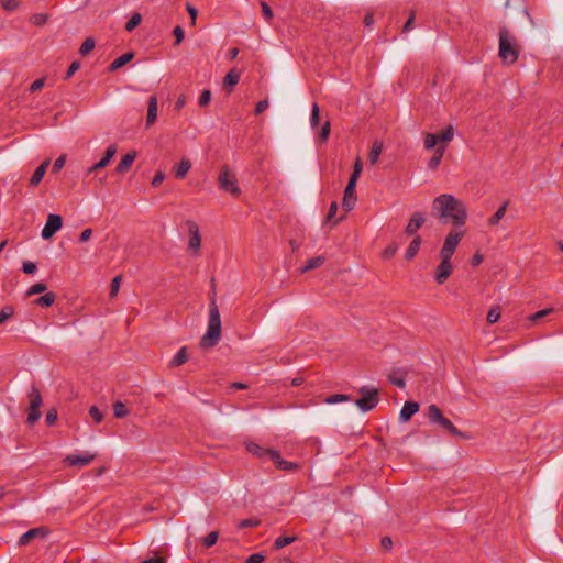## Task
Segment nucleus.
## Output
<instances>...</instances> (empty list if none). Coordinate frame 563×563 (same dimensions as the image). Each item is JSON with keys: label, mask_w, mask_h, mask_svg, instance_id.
Listing matches in <instances>:
<instances>
[{"label": "nucleus", "mask_w": 563, "mask_h": 563, "mask_svg": "<svg viewBox=\"0 0 563 563\" xmlns=\"http://www.w3.org/2000/svg\"><path fill=\"white\" fill-rule=\"evenodd\" d=\"M464 235H465L464 229L454 227L449 232V234L446 235V238L444 240L443 246L440 251V256H448V257L452 258V256L456 250V246L459 245V243L461 242V240L463 239Z\"/></svg>", "instance_id": "obj_8"}, {"label": "nucleus", "mask_w": 563, "mask_h": 563, "mask_svg": "<svg viewBox=\"0 0 563 563\" xmlns=\"http://www.w3.org/2000/svg\"><path fill=\"white\" fill-rule=\"evenodd\" d=\"M501 309L499 306H493L486 317L489 324L496 323L500 319Z\"/></svg>", "instance_id": "obj_34"}, {"label": "nucleus", "mask_w": 563, "mask_h": 563, "mask_svg": "<svg viewBox=\"0 0 563 563\" xmlns=\"http://www.w3.org/2000/svg\"><path fill=\"white\" fill-rule=\"evenodd\" d=\"M444 152H445V146L444 145H439L435 148L434 154L432 155V157L428 162V168L429 169L435 170L439 167V165L441 164L442 157L444 155Z\"/></svg>", "instance_id": "obj_25"}, {"label": "nucleus", "mask_w": 563, "mask_h": 563, "mask_svg": "<svg viewBox=\"0 0 563 563\" xmlns=\"http://www.w3.org/2000/svg\"><path fill=\"white\" fill-rule=\"evenodd\" d=\"M134 58L133 52H128L120 57L115 58L110 65H109V71H117L124 65H126L129 62H131Z\"/></svg>", "instance_id": "obj_23"}, {"label": "nucleus", "mask_w": 563, "mask_h": 563, "mask_svg": "<svg viewBox=\"0 0 563 563\" xmlns=\"http://www.w3.org/2000/svg\"><path fill=\"white\" fill-rule=\"evenodd\" d=\"M426 222V216L424 213L417 211L413 212L411 218L409 219V222L407 223L405 228V233L407 235H415L417 231Z\"/></svg>", "instance_id": "obj_14"}, {"label": "nucleus", "mask_w": 563, "mask_h": 563, "mask_svg": "<svg viewBox=\"0 0 563 563\" xmlns=\"http://www.w3.org/2000/svg\"><path fill=\"white\" fill-rule=\"evenodd\" d=\"M262 13L264 19L269 22L273 19V11L266 2H261Z\"/></svg>", "instance_id": "obj_57"}, {"label": "nucleus", "mask_w": 563, "mask_h": 563, "mask_svg": "<svg viewBox=\"0 0 563 563\" xmlns=\"http://www.w3.org/2000/svg\"><path fill=\"white\" fill-rule=\"evenodd\" d=\"M48 165H49V161H44V162H43V163H42V164H41V165L35 169V172L33 173V175H32V177H31V179H30V186L35 187V186H37V185L42 181V179H43V177H44V175H45V173H46V169H47Z\"/></svg>", "instance_id": "obj_24"}, {"label": "nucleus", "mask_w": 563, "mask_h": 563, "mask_svg": "<svg viewBox=\"0 0 563 563\" xmlns=\"http://www.w3.org/2000/svg\"><path fill=\"white\" fill-rule=\"evenodd\" d=\"M63 225V219L59 214H49L47 221L42 230V238L44 240L51 239Z\"/></svg>", "instance_id": "obj_10"}, {"label": "nucleus", "mask_w": 563, "mask_h": 563, "mask_svg": "<svg viewBox=\"0 0 563 563\" xmlns=\"http://www.w3.org/2000/svg\"><path fill=\"white\" fill-rule=\"evenodd\" d=\"M44 85H45V78H44V77H43V78H38V79L34 80V81L31 84V86H30V89H29V90H30V92H32V93H33V92H36V91L41 90V89L44 87Z\"/></svg>", "instance_id": "obj_58"}, {"label": "nucleus", "mask_w": 563, "mask_h": 563, "mask_svg": "<svg viewBox=\"0 0 563 563\" xmlns=\"http://www.w3.org/2000/svg\"><path fill=\"white\" fill-rule=\"evenodd\" d=\"M437 135L439 136V142H450L453 140L454 136V128L452 125H449L445 130H443L441 133Z\"/></svg>", "instance_id": "obj_41"}, {"label": "nucleus", "mask_w": 563, "mask_h": 563, "mask_svg": "<svg viewBox=\"0 0 563 563\" xmlns=\"http://www.w3.org/2000/svg\"><path fill=\"white\" fill-rule=\"evenodd\" d=\"M65 165V156L62 155L53 164V173H58Z\"/></svg>", "instance_id": "obj_64"}, {"label": "nucleus", "mask_w": 563, "mask_h": 563, "mask_svg": "<svg viewBox=\"0 0 563 563\" xmlns=\"http://www.w3.org/2000/svg\"><path fill=\"white\" fill-rule=\"evenodd\" d=\"M142 21V15L140 13H133L129 21L125 23V31L132 32Z\"/></svg>", "instance_id": "obj_36"}, {"label": "nucleus", "mask_w": 563, "mask_h": 563, "mask_svg": "<svg viewBox=\"0 0 563 563\" xmlns=\"http://www.w3.org/2000/svg\"><path fill=\"white\" fill-rule=\"evenodd\" d=\"M439 142V136L433 133H427L424 137V147L426 150H432Z\"/></svg>", "instance_id": "obj_43"}, {"label": "nucleus", "mask_w": 563, "mask_h": 563, "mask_svg": "<svg viewBox=\"0 0 563 563\" xmlns=\"http://www.w3.org/2000/svg\"><path fill=\"white\" fill-rule=\"evenodd\" d=\"M218 186L221 190L231 194L233 197H239L241 195V188L238 185V179L228 165H223L220 168Z\"/></svg>", "instance_id": "obj_5"}, {"label": "nucleus", "mask_w": 563, "mask_h": 563, "mask_svg": "<svg viewBox=\"0 0 563 563\" xmlns=\"http://www.w3.org/2000/svg\"><path fill=\"white\" fill-rule=\"evenodd\" d=\"M46 289H47L46 284H44V283L40 282V283H36V284L32 285V286L27 289V291H26V296H27V297H31V296H33V295L42 294V292L46 291Z\"/></svg>", "instance_id": "obj_42"}, {"label": "nucleus", "mask_w": 563, "mask_h": 563, "mask_svg": "<svg viewBox=\"0 0 563 563\" xmlns=\"http://www.w3.org/2000/svg\"><path fill=\"white\" fill-rule=\"evenodd\" d=\"M157 97L156 95H152L147 101V117H146V128H150L154 124L157 119Z\"/></svg>", "instance_id": "obj_19"}, {"label": "nucleus", "mask_w": 563, "mask_h": 563, "mask_svg": "<svg viewBox=\"0 0 563 563\" xmlns=\"http://www.w3.org/2000/svg\"><path fill=\"white\" fill-rule=\"evenodd\" d=\"M173 34L175 36L174 45L177 46V45H179L183 42V40L185 37V32H184V30H183V27L180 25H177L174 29Z\"/></svg>", "instance_id": "obj_55"}, {"label": "nucleus", "mask_w": 563, "mask_h": 563, "mask_svg": "<svg viewBox=\"0 0 563 563\" xmlns=\"http://www.w3.org/2000/svg\"><path fill=\"white\" fill-rule=\"evenodd\" d=\"M319 120H320V110H319L318 103L314 102L312 104V109H311V118H310L311 126L316 128L319 124Z\"/></svg>", "instance_id": "obj_46"}, {"label": "nucleus", "mask_w": 563, "mask_h": 563, "mask_svg": "<svg viewBox=\"0 0 563 563\" xmlns=\"http://www.w3.org/2000/svg\"><path fill=\"white\" fill-rule=\"evenodd\" d=\"M269 460L274 462L275 466L278 470L294 472V471H297L299 468V464L298 463L289 462V461L284 460L282 457L280 453L278 451H276V450L271 452V459Z\"/></svg>", "instance_id": "obj_15"}, {"label": "nucleus", "mask_w": 563, "mask_h": 563, "mask_svg": "<svg viewBox=\"0 0 563 563\" xmlns=\"http://www.w3.org/2000/svg\"><path fill=\"white\" fill-rule=\"evenodd\" d=\"M95 457L96 454H68L63 462L69 466L84 467L90 464Z\"/></svg>", "instance_id": "obj_13"}, {"label": "nucleus", "mask_w": 563, "mask_h": 563, "mask_svg": "<svg viewBox=\"0 0 563 563\" xmlns=\"http://www.w3.org/2000/svg\"><path fill=\"white\" fill-rule=\"evenodd\" d=\"M56 300V295L53 291L45 292L43 296L36 298L34 300V305L42 307V308H48L51 307Z\"/></svg>", "instance_id": "obj_29"}, {"label": "nucleus", "mask_w": 563, "mask_h": 563, "mask_svg": "<svg viewBox=\"0 0 563 563\" xmlns=\"http://www.w3.org/2000/svg\"><path fill=\"white\" fill-rule=\"evenodd\" d=\"M432 214L443 224L451 222L455 228H463L467 210L463 201L450 194H442L432 202Z\"/></svg>", "instance_id": "obj_1"}, {"label": "nucleus", "mask_w": 563, "mask_h": 563, "mask_svg": "<svg viewBox=\"0 0 563 563\" xmlns=\"http://www.w3.org/2000/svg\"><path fill=\"white\" fill-rule=\"evenodd\" d=\"M509 201L506 200L497 211L488 219L487 223L490 227L497 225L499 221L505 217Z\"/></svg>", "instance_id": "obj_28"}, {"label": "nucleus", "mask_w": 563, "mask_h": 563, "mask_svg": "<svg viewBox=\"0 0 563 563\" xmlns=\"http://www.w3.org/2000/svg\"><path fill=\"white\" fill-rule=\"evenodd\" d=\"M499 49L498 55L506 65H512L518 60L521 47L517 37L508 30L507 26L499 29Z\"/></svg>", "instance_id": "obj_2"}, {"label": "nucleus", "mask_w": 563, "mask_h": 563, "mask_svg": "<svg viewBox=\"0 0 563 563\" xmlns=\"http://www.w3.org/2000/svg\"><path fill=\"white\" fill-rule=\"evenodd\" d=\"M190 167H191V162L187 158H183L174 168L175 177L177 179L185 178L187 173L189 172Z\"/></svg>", "instance_id": "obj_27"}, {"label": "nucleus", "mask_w": 563, "mask_h": 563, "mask_svg": "<svg viewBox=\"0 0 563 563\" xmlns=\"http://www.w3.org/2000/svg\"><path fill=\"white\" fill-rule=\"evenodd\" d=\"M48 533L49 530L45 527L32 528L20 537L19 545H27L33 539L36 538L44 539L48 536Z\"/></svg>", "instance_id": "obj_12"}, {"label": "nucleus", "mask_w": 563, "mask_h": 563, "mask_svg": "<svg viewBox=\"0 0 563 563\" xmlns=\"http://www.w3.org/2000/svg\"><path fill=\"white\" fill-rule=\"evenodd\" d=\"M330 131H331V123L328 120L321 126V130H320V132L318 134V141L321 142V143L327 142L328 139H329V135H330Z\"/></svg>", "instance_id": "obj_38"}, {"label": "nucleus", "mask_w": 563, "mask_h": 563, "mask_svg": "<svg viewBox=\"0 0 563 563\" xmlns=\"http://www.w3.org/2000/svg\"><path fill=\"white\" fill-rule=\"evenodd\" d=\"M221 338V319L220 312L216 305V299L212 298L209 305V320L208 330L201 338L200 346L202 349H210L216 346Z\"/></svg>", "instance_id": "obj_3"}, {"label": "nucleus", "mask_w": 563, "mask_h": 563, "mask_svg": "<svg viewBox=\"0 0 563 563\" xmlns=\"http://www.w3.org/2000/svg\"><path fill=\"white\" fill-rule=\"evenodd\" d=\"M265 556L262 553H253L246 559V563H263Z\"/></svg>", "instance_id": "obj_60"}, {"label": "nucleus", "mask_w": 563, "mask_h": 563, "mask_svg": "<svg viewBox=\"0 0 563 563\" xmlns=\"http://www.w3.org/2000/svg\"><path fill=\"white\" fill-rule=\"evenodd\" d=\"M218 538H219V533L218 531H211L209 532L205 538H203V542L202 544L206 547V548H211L212 545H214L218 541Z\"/></svg>", "instance_id": "obj_44"}, {"label": "nucleus", "mask_w": 563, "mask_h": 563, "mask_svg": "<svg viewBox=\"0 0 563 563\" xmlns=\"http://www.w3.org/2000/svg\"><path fill=\"white\" fill-rule=\"evenodd\" d=\"M89 416L91 417V419L97 422V423H100L103 419V415L102 412L99 410L98 407L96 406H91L90 409H89Z\"/></svg>", "instance_id": "obj_49"}, {"label": "nucleus", "mask_w": 563, "mask_h": 563, "mask_svg": "<svg viewBox=\"0 0 563 563\" xmlns=\"http://www.w3.org/2000/svg\"><path fill=\"white\" fill-rule=\"evenodd\" d=\"M188 361L187 347L183 346L172 358L170 367H179Z\"/></svg>", "instance_id": "obj_30"}, {"label": "nucleus", "mask_w": 563, "mask_h": 563, "mask_svg": "<svg viewBox=\"0 0 563 563\" xmlns=\"http://www.w3.org/2000/svg\"><path fill=\"white\" fill-rule=\"evenodd\" d=\"M325 258L323 256H316L309 258L306 265L301 268V273H306L312 269L320 267L324 263Z\"/></svg>", "instance_id": "obj_31"}, {"label": "nucleus", "mask_w": 563, "mask_h": 563, "mask_svg": "<svg viewBox=\"0 0 563 563\" xmlns=\"http://www.w3.org/2000/svg\"><path fill=\"white\" fill-rule=\"evenodd\" d=\"M186 9L188 11V14L190 15L191 24L195 25L198 15L197 9L194 8L190 3L186 4Z\"/></svg>", "instance_id": "obj_62"}, {"label": "nucleus", "mask_w": 563, "mask_h": 563, "mask_svg": "<svg viewBox=\"0 0 563 563\" xmlns=\"http://www.w3.org/2000/svg\"><path fill=\"white\" fill-rule=\"evenodd\" d=\"M349 400H351V396L343 395V394H334V395H330L324 398V402L330 404V405L349 401Z\"/></svg>", "instance_id": "obj_35"}, {"label": "nucleus", "mask_w": 563, "mask_h": 563, "mask_svg": "<svg viewBox=\"0 0 563 563\" xmlns=\"http://www.w3.org/2000/svg\"><path fill=\"white\" fill-rule=\"evenodd\" d=\"M57 410L55 408L49 409L46 412L45 422L47 426H54L57 420Z\"/></svg>", "instance_id": "obj_53"}, {"label": "nucleus", "mask_w": 563, "mask_h": 563, "mask_svg": "<svg viewBox=\"0 0 563 563\" xmlns=\"http://www.w3.org/2000/svg\"><path fill=\"white\" fill-rule=\"evenodd\" d=\"M421 242H422V240L419 235L413 238V240L410 242V244L407 247L406 253H405V258L407 261H411L416 257V255L418 254V252L420 250Z\"/></svg>", "instance_id": "obj_26"}, {"label": "nucleus", "mask_w": 563, "mask_h": 563, "mask_svg": "<svg viewBox=\"0 0 563 563\" xmlns=\"http://www.w3.org/2000/svg\"><path fill=\"white\" fill-rule=\"evenodd\" d=\"M129 413L125 405L122 401H115L113 404V415L115 418H124Z\"/></svg>", "instance_id": "obj_37"}, {"label": "nucleus", "mask_w": 563, "mask_h": 563, "mask_svg": "<svg viewBox=\"0 0 563 563\" xmlns=\"http://www.w3.org/2000/svg\"><path fill=\"white\" fill-rule=\"evenodd\" d=\"M186 225L189 232L188 246L195 254H197L201 246V236L198 224L192 220H187Z\"/></svg>", "instance_id": "obj_11"}, {"label": "nucleus", "mask_w": 563, "mask_h": 563, "mask_svg": "<svg viewBox=\"0 0 563 563\" xmlns=\"http://www.w3.org/2000/svg\"><path fill=\"white\" fill-rule=\"evenodd\" d=\"M295 540H296V537L280 536L275 539L273 549L280 550L284 547L291 544Z\"/></svg>", "instance_id": "obj_33"}, {"label": "nucleus", "mask_w": 563, "mask_h": 563, "mask_svg": "<svg viewBox=\"0 0 563 563\" xmlns=\"http://www.w3.org/2000/svg\"><path fill=\"white\" fill-rule=\"evenodd\" d=\"M382 150H383V143L382 142H378V141H375L371 151H369V154H368V161L372 165L376 164L377 161H378V157L382 153Z\"/></svg>", "instance_id": "obj_32"}, {"label": "nucleus", "mask_w": 563, "mask_h": 563, "mask_svg": "<svg viewBox=\"0 0 563 563\" xmlns=\"http://www.w3.org/2000/svg\"><path fill=\"white\" fill-rule=\"evenodd\" d=\"M357 196L353 187L346 186L344 189L342 207L345 211H351L356 205Z\"/></svg>", "instance_id": "obj_18"}, {"label": "nucleus", "mask_w": 563, "mask_h": 563, "mask_svg": "<svg viewBox=\"0 0 563 563\" xmlns=\"http://www.w3.org/2000/svg\"><path fill=\"white\" fill-rule=\"evenodd\" d=\"M115 153H117V145L115 144L109 145L103 154V157L99 162L93 164L88 169V173L90 174V173H93L96 170L107 167L109 165L110 161L112 159V157L115 155Z\"/></svg>", "instance_id": "obj_16"}, {"label": "nucleus", "mask_w": 563, "mask_h": 563, "mask_svg": "<svg viewBox=\"0 0 563 563\" xmlns=\"http://www.w3.org/2000/svg\"><path fill=\"white\" fill-rule=\"evenodd\" d=\"M13 308L11 306H5L0 311V324L4 323L8 319L13 316Z\"/></svg>", "instance_id": "obj_48"}, {"label": "nucleus", "mask_w": 563, "mask_h": 563, "mask_svg": "<svg viewBox=\"0 0 563 563\" xmlns=\"http://www.w3.org/2000/svg\"><path fill=\"white\" fill-rule=\"evenodd\" d=\"M37 267H36V264L33 263V262H24L23 265H22V271L27 274V275H32L36 272Z\"/></svg>", "instance_id": "obj_59"}, {"label": "nucleus", "mask_w": 563, "mask_h": 563, "mask_svg": "<svg viewBox=\"0 0 563 563\" xmlns=\"http://www.w3.org/2000/svg\"><path fill=\"white\" fill-rule=\"evenodd\" d=\"M246 450L252 455H254V456H256L258 459H265V457L271 459V452L274 451L273 449H265V448H263L260 444L254 443V442L247 443L246 444Z\"/></svg>", "instance_id": "obj_21"}, {"label": "nucleus", "mask_w": 563, "mask_h": 563, "mask_svg": "<svg viewBox=\"0 0 563 563\" xmlns=\"http://www.w3.org/2000/svg\"><path fill=\"white\" fill-rule=\"evenodd\" d=\"M211 100V91L208 89H205L200 97H199V106L200 107H207L210 103Z\"/></svg>", "instance_id": "obj_54"}, {"label": "nucleus", "mask_w": 563, "mask_h": 563, "mask_svg": "<svg viewBox=\"0 0 563 563\" xmlns=\"http://www.w3.org/2000/svg\"><path fill=\"white\" fill-rule=\"evenodd\" d=\"M552 311H553L552 308H547V309L539 310L538 312L531 314L529 317V320L536 322V321H538V320L549 316Z\"/></svg>", "instance_id": "obj_50"}, {"label": "nucleus", "mask_w": 563, "mask_h": 563, "mask_svg": "<svg viewBox=\"0 0 563 563\" xmlns=\"http://www.w3.org/2000/svg\"><path fill=\"white\" fill-rule=\"evenodd\" d=\"M165 179V174L163 172H157L153 179H152V186L153 187H158Z\"/></svg>", "instance_id": "obj_61"}, {"label": "nucleus", "mask_w": 563, "mask_h": 563, "mask_svg": "<svg viewBox=\"0 0 563 563\" xmlns=\"http://www.w3.org/2000/svg\"><path fill=\"white\" fill-rule=\"evenodd\" d=\"M441 262L437 266L434 272V280L439 285H443L448 278L451 276L453 272V265L451 263V257L440 256Z\"/></svg>", "instance_id": "obj_9"}, {"label": "nucleus", "mask_w": 563, "mask_h": 563, "mask_svg": "<svg viewBox=\"0 0 563 563\" xmlns=\"http://www.w3.org/2000/svg\"><path fill=\"white\" fill-rule=\"evenodd\" d=\"M388 380L390 384L397 386L398 388L406 387V380L404 376H396V373H391L388 375Z\"/></svg>", "instance_id": "obj_45"}, {"label": "nucleus", "mask_w": 563, "mask_h": 563, "mask_svg": "<svg viewBox=\"0 0 563 563\" xmlns=\"http://www.w3.org/2000/svg\"><path fill=\"white\" fill-rule=\"evenodd\" d=\"M95 48V40L92 37H88L86 38L80 48H79V53L82 55V56H86L88 55L92 49Z\"/></svg>", "instance_id": "obj_40"}, {"label": "nucleus", "mask_w": 563, "mask_h": 563, "mask_svg": "<svg viewBox=\"0 0 563 563\" xmlns=\"http://www.w3.org/2000/svg\"><path fill=\"white\" fill-rule=\"evenodd\" d=\"M419 410V405L416 401H406L402 406L399 419L404 422L409 421L415 413H417Z\"/></svg>", "instance_id": "obj_20"}, {"label": "nucleus", "mask_w": 563, "mask_h": 563, "mask_svg": "<svg viewBox=\"0 0 563 563\" xmlns=\"http://www.w3.org/2000/svg\"><path fill=\"white\" fill-rule=\"evenodd\" d=\"M1 7L3 10L8 12H12L18 9L19 1L18 0H0Z\"/></svg>", "instance_id": "obj_47"}, {"label": "nucleus", "mask_w": 563, "mask_h": 563, "mask_svg": "<svg viewBox=\"0 0 563 563\" xmlns=\"http://www.w3.org/2000/svg\"><path fill=\"white\" fill-rule=\"evenodd\" d=\"M360 398L355 401L356 406L367 412L374 409L379 402V390L372 386H362L358 389Z\"/></svg>", "instance_id": "obj_6"}, {"label": "nucleus", "mask_w": 563, "mask_h": 563, "mask_svg": "<svg viewBox=\"0 0 563 563\" xmlns=\"http://www.w3.org/2000/svg\"><path fill=\"white\" fill-rule=\"evenodd\" d=\"M268 100L258 101L255 106V114H261L262 112H264L268 108Z\"/></svg>", "instance_id": "obj_63"}, {"label": "nucleus", "mask_w": 563, "mask_h": 563, "mask_svg": "<svg viewBox=\"0 0 563 563\" xmlns=\"http://www.w3.org/2000/svg\"><path fill=\"white\" fill-rule=\"evenodd\" d=\"M48 16L44 13L33 14L31 16V22L35 25L42 26L47 22Z\"/></svg>", "instance_id": "obj_51"}, {"label": "nucleus", "mask_w": 563, "mask_h": 563, "mask_svg": "<svg viewBox=\"0 0 563 563\" xmlns=\"http://www.w3.org/2000/svg\"><path fill=\"white\" fill-rule=\"evenodd\" d=\"M29 400L30 406L26 422L27 424L33 426L42 416L40 408L43 404L41 391L36 386L31 387V390L29 391Z\"/></svg>", "instance_id": "obj_7"}, {"label": "nucleus", "mask_w": 563, "mask_h": 563, "mask_svg": "<svg viewBox=\"0 0 563 563\" xmlns=\"http://www.w3.org/2000/svg\"><path fill=\"white\" fill-rule=\"evenodd\" d=\"M80 67V62L79 60H74L70 66L68 67L66 74H65V77L64 79L65 80H68Z\"/></svg>", "instance_id": "obj_56"}, {"label": "nucleus", "mask_w": 563, "mask_h": 563, "mask_svg": "<svg viewBox=\"0 0 563 563\" xmlns=\"http://www.w3.org/2000/svg\"><path fill=\"white\" fill-rule=\"evenodd\" d=\"M136 157L135 152L126 153L124 156H122L120 163L118 164L115 170L118 174H124L130 167L132 166L134 159Z\"/></svg>", "instance_id": "obj_22"}, {"label": "nucleus", "mask_w": 563, "mask_h": 563, "mask_svg": "<svg viewBox=\"0 0 563 563\" xmlns=\"http://www.w3.org/2000/svg\"><path fill=\"white\" fill-rule=\"evenodd\" d=\"M241 73L236 68H232L223 78V89L231 93L238 85Z\"/></svg>", "instance_id": "obj_17"}, {"label": "nucleus", "mask_w": 563, "mask_h": 563, "mask_svg": "<svg viewBox=\"0 0 563 563\" xmlns=\"http://www.w3.org/2000/svg\"><path fill=\"white\" fill-rule=\"evenodd\" d=\"M120 285H121V276L119 275V276H115L111 282L110 297L117 296V294L119 292V289H120Z\"/></svg>", "instance_id": "obj_52"}, {"label": "nucleus", "mask_w": 563, "mask_h": 563, "mask_svg": "<svg viewBox=\"0 0 563 563\" xmlns=\"http://www.w3.org/2000/svg\"><path fill=\"white\" fill-rule=\"evenodd\" d=\"M427 417L429 421L433 424H438L443 430L448 431L452 435L461 437L463 439H468V435H466L464 432L460 431L451 420L445 418L441 411V409L437 405H430L428 407Z\"/></svg>", "instance_id": "obj_4"}, {"label": "nucleus", "mask_w": 563, "mask_h": 563, "mask_svg": "<svg viewBox=\"0 0 563 563\" xmlns=\"http://www.w3.org/2000/svg\"><path fill=\"white\" fill-rule=\"evenodd\" d=\"M261 525V520L258 518H247L240 520L238 522L239 529H245V528H256Z\"/></svg>", "instance_id": "obj_39"}]
</instances>
